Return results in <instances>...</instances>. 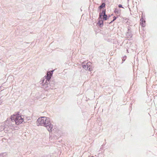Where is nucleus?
I'll return each mask as SVG.
<instances>
[{"instance_id":"nucleus-11","label":"nucleus","mask_w":157,"mask_h":157,"mask_svg":"<svg viewBox=\"0 0 157 157\" xmlns=\"http://www.w3.org/2000/svg\"><path fill=\"white\" fill-rule=\"evenodd\" d=\"M0 157H7L6 154L5 153L0 154Z\"/></svg>"},{"instance_id":"nucleus-16","label":"nucleus","mask_w":157,"mask_h":157,"mask_svg":"<svg viewBox=\"0 0 157 157\" xmlns=\"http://www.w3.org/2000/svg\"><path fill=\"white\" fill-rule=\"evenodd\" d=\"M118 10H117V9H116L114 11V13H118Z\"/></svg>"},{"instance_id":"nucleus-12","label":"nucleus","mask_w":157,"mask_h":157,"mask_svg":"<svg viewBox=\"0 0 157 157\" xmlns=\"http://www.w3.org/2000/svg\"><path fill=\"white\" fill-rule=\"evenodd\" d=\"M102 16L103 17V19L104 20H107V19L108 16L106 15L105 14Z\"/></svg>"},{"instance_id":"nucleus-18","label":"nucleus","mask_w":157,"mask_h":157,"mask_svg":"<svg viewBox=\"0 0 157 157\" xmlns=\"http://www.w3.org/2000/svg\"><path fill=\"white\" fill-rule=\"evenodd\" d=\"M118 6L120 8H123V7L122 6V5L121 4H119Z\"/></svg>"},{"instance_id":"nucleus-4","label":"nucleus","mask_w":157,"mask_h":157,"mask_svg":"<svg viewBox=\"0 0 157 157\" xmlns=\"http://www.w3.org/2000/svg\"><path fill=\"white\" fill-rule=\"evenodd\" d=\"M140 25L143 27H144L145 26V21L143 17H142L140 20Z\"/></svg>"},{"instance_id":"nucleus-2","label":"nucleus","mask_w":157,"mask_h":157,"mask_svg":"<svg viewBox=\"0 0 157 157\" xmlns=\"http://www.w3.org/2000/svg\"><path fill=\"white\" fill-rule=\"evenodd\" d=\"M53 71L48 72L47 74V76L41 79V86L44 88H48V85L49 83V80L50 79L51 76L53 73Z\"/></svg>"},{"instance_id":"nucleus-7","label":"nucleus","mask_w":157,"mask_h":157,"mask_svg":"<svg viewBox=\"0 0 157 157\" xmlns=\"http://www.w3.org/2000/svg\"><path fill=\"white\" fill-rule=\"evenodd\" d=\"M105 11L106 10L105 9L103 10L102 11L101 13H100L99 14V17H101L105 15Z\"/></svg>"},{"instance_id":"nucleus-21","label":"nucleus","mask_w":157,"mask_h":157,"mask_svg":"<svg viewBox=\"0 0 157 157\" xmlns=\"http://www.w3.org/2000/svg\"><path fill=\"white\" fill-rule=\"evenodd\" d=\"M128 1L129 0H128Z\"/></svg>"},{"instance_id":"nucleus-9","label":"nucleus","mask_w":157,"mask_h":157,"mask_svg":"<svg viewBox=\"0 0 157 157\" xmlns=\"http://www.w3.org/2000/svg\"><path fill=\"white\" fill-rule=\"evenodd\" d=\"M105 4L104 3H103L100 6H99L98 8L100 9H101L103 7H105Z\"/></svg>"},{"instance_id":"nucleus-17","label":"nucleus","mask_w":157,"mask_h":157,"mask_svg":"<svg viewBox=\"0 0 157 157\" xmlns=\"http://www.w3.org/2000/svg\"><path fill=\"white\" fill-rule=\"evenodd\" d=\"M3 87L2 86L0 87V90L2 91L3 90Z\"/></svg>"},{"instance_id":"nucleus-14","label":"nucleus","mask_w":157,"mask_h":157,"mask_svg":"<svg viewBox=\"0 0 157 157\" xmlns=\"http://www.w3.org/2000/svg\"><path fill=\"white\" fill-rule=\"evenodd\" d=\"M126 57H127L126 56H124L122 58V60L123 61H124L126 59Z\"/></svg>"},{"instance_id":"nucleus-19","label":"nucleus","mask_w":157,"mask_h":157,"mask_svg":"<svg viewBox=\"0 0 157 157\" xmlns=\"http://www.w3.org/2000/svg\"><path fill=\"white\" fill-rule=\"evenodd\" d=\"M110 17V16H109H109L108 17V18H109V17Z\"/></svg>"},{"instance_id":"nucleus-13","label":"nucleus","mask_w":157,"mask_h":157,"mask_svg":"<svg viewBox=\"0 0 157 157\" xmlns=\"http://www.w3.org/2000/svg\"><path fill=\"white\" fill-rule=\"evenodd\" d=\"M117 19V17L114 16L113 17V20L111 22H110L109 23H111L113 21H114L115 20H116V19Z\"/></svg>"},{"instance_id":"nucleus-8","label":"nucleus","mask_w":157,"mask_h":157,"mask_svg":"<svg viewBox=\"0 0 157 157\" xmlns=\"http://www.w3.org/2000/svg\"><path fill=\"white\" fill-rule=\"evenodd\" d=\"M83 64V63H82V67L83 68H84L86 70H88V69H89V67L88 66H86V64Z\"/></svg>"},{"instance_id":"nucleus-6","label":"nucleus","mask_w":157,"mask_h":157,"mask_svg":"<svg viewBox=\"0 0 157 157\" xmlns=\"http://www.w3.org/2000/svg\"><path fill=\"white\" fill-rule=\"evenodd\" d=\"M86 66H88L89 67L88 70L90 71H91L92 70L91 63L90 62H88L86 63Z\"/></svg>"},{"instance_id":"nucleus-1","label":"nucleus","mask_w":157,"mask_h":157,"mask_svg":"<svg viewBox=\"0 0 157 157\" xmlns=\"http://www.w3.org/2000/svg\"><path fill=\"white\" fill-rule=\"evenodd\" d=\"M37 126H42L46 127L49 132H51L53 128L52 124L50 122V120L48 117H41L38 118L36 121Z\"/></svg>"},{"instance_id":"nucleus-10","label":"nucleus","mask_w":157,"mask_h":157,"mask_svg":"<svg viewBox=\"0 0 157 157\" xmlns=\"http://www.w3.org/2000/svg\"><path fill=\"white\" fill-rule=\"evenodd\" d=\"M98 24L99 26H101V25H103V21H102V20H99L98 22Z\"/></svg>"},{"instance_id":"nucleus-3","label":"nucleus","mask_w":157,"mask_h":157,"mask_svg":"<svg viewBox=\"0 0 157 157\" xmlns=\"http://www.w3.org/2000/svg\"><path fill=\"white\" fill-rule=\"evenodd\" d=\"M11 121L12 122H14L16 124L18 125L22 122L23 121V119L19 115H13L11 116L10 118Z\"/></svg>"},{"instance_id":"nucleus-20","label":"nucleus","mask_w":157,"mask_h":157,"mask_svg":"<svg viewBox=\"0 0 157 157\" xmlns=\"http://www.w3.org/2000/svg\"><path fill=\"white\" fill-rule=\"evenodd\" d=\"M94 157V156H92V157Z\"/></svg>"},{"instance_id":"nucleus-5","label":"nucleus","mask_w":157,"mask_h":157,"mask_svg":"<svg viewBox=\"0 0 157 157\" xmlns=\"http://www.w3.org/2000/svg\"><path fill=\"white\" fill-rule=\"evenodd\" d=\"M126 36L128 38L130 39L132 38V34L131 31L128 29V32L126 33Z\"/></svg>"},{"instance_id":"nucleus-15","label":"nucleus","mask_w":157,"mask_h":157,"mask_svg":"<svg viewBox=\"0 0 157 157\" xmlns=\"http://www.w3.org/2000/svg\"><path fill=\"white\" fill-rule=\"evenodd\" d=\"M4 130L5 131H7V132H8L9 133H10V132H9V130H8L7 129V128L6 127H5V128H4Z\"/></svg>"}]
</instances>
